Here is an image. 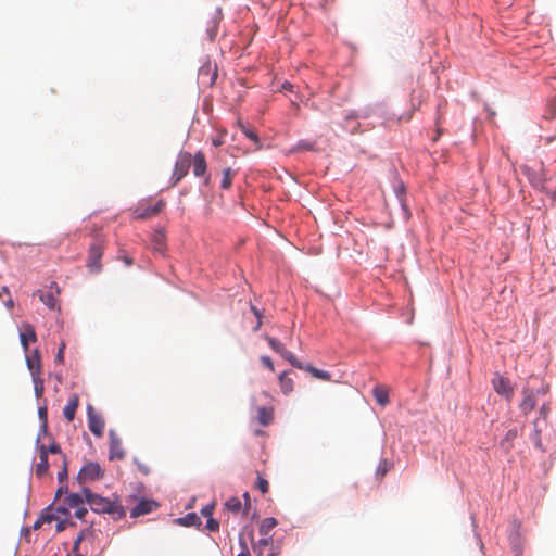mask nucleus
Returning <instances> with one entry per match:
<instances>
[{"label": "nucleus", "instance_id": "obj_44", "mask_svg": "<svg viewBox=\"0 0 556 556\" xmlns=\"http://www.w3.org/2000/svg\"><path fill=\"white\" fill-rule=\"evenodd\" d=\"M135 463H136L139 471H141L144 475H149L150 473L151 469H150V467L147 464H144V463L138 460V459H135Z\"/></svg>", "mask_w": 556, "mask_h": 556}, {"label": "nucleus", "instance_id": "obj_1", "mask_svg": "<svg viewBox=\"0 0 556 556\" xmlns=\"http://www.w3.org/2000/svg\"><path fill=\"white\" fill-rule=\"evenodd\" d=\"M83 494L94 513L109 514L115 519H122L126 515L124 507L116 501H110L106 497L94 494L87 488L83 489Z\"/></svg>", "mask_w": 556, "mask_h": 556}, {"label": "nucleus", "instance_id": "obj_4", "mask_svg": "<svg viewBox=\"0 0 556 556\" xmlns=\"http://www.w3.org/2000/svg\"><path fill=\"white\" fill-rule=\"evenodd\" d=\"M269 346L286 361H288L295 368H303V364L295 357V355L288 351L285 345L273 337H266Z\"/></svg>", "mask_w": 556, "mask_h": 556}, {"label": "nucleus", "instance_id": "obj_34", "mask_svg": "<svg viewBox=\"0 0 556 556\" xmlns=\"http://www.w3.org/2000/svg\"><path fill=\"white\" fill-rule=\"evenodd\" d=\"M551 412V406L548 403L542 404L539 410L540 418L539 420H543L544 422L547 420L548 414Z\"/></svg>", "mask_w": 556, "mask_h": 556}, {"label": "nucleus", "instance_id": "obj_27", "mask_svg": "<svg viewBox=\"0 0 556 556\" xmlns=\"http://www.w3.org/2000/svg\"><path fill=\"white\" fill-rule=\"evenodd\" d=\"M533 425H534V431L532 434V441H533L535 447H538L541 451H545V448L542 444V439H541L540 420L536 419Z\"/></svg>", "mask_w": 556, "mask_h": 556}, {"label": "nucleus", "instance_id": "obj_3", "mask_svg": "<svg viewBox=\"0 0 556 556\" xmlns=\"http://www.w3.org/2000/svg\"><path fill=\"white\" fill-rule=\"evenodd\" d=\"M165 201L160 199L153 205L149 203H140L135 210V217L137 219H148L157 215L165 207Z\"/></svg>", "mask_w": 556, "mask_h": 556}, {"label": "nucleus", "instance_id": "obj_60", "mask_svg": "<svg viewBox=\"0 0 556 556\" xmlns=\"http://www.w3.org/2000/svg\"><path fill=\"white\" fill-rule=\"evenodd\" d=\"M63 529H64V528H63L62 523L60 522V523L58 525L56 530H58V531H62Z\"/></svg>", "mask_w": 556, "mask_h": 556}, {"label": "nucleus", "instance_id": "obj_5", "mask_svg": "<svg viewBox=\"0 0 556 556\" xmlns=\"http://www.w3.org/2000/svg\"><path fill=\"white\" fill-rule=\"evenodd\" d=\"M103 255V245L101 243H93L89 248V254L87 260V267L90 273H99L102 268L101 257Z\"/></svg>", "mask_w": 556, "mask_h": 556}, {"label": "nucleus", "instance_id": "obj_43", "mask_svg": "<svg viewBox=\"0 0 556 556\" xmlns=\"http://www.w3.org/2000/svg\"><path fill=\"white\" fill-rule=\"evenodd\" d=\"M251 311L253 312V314L255 315V317L257 318V324L254 328V330H258L262 326V315H261V312L255 307V306H251Z\"/></svg>", "mask_w": 556, "mask_h": 556}, {"label": "nucleus", "instance_id": "obj_25", "mask_svg": "<svg viewBox=\"0 0 556 556\" xmlns=\"http://www.w3.org/2000/svg\"><path fill=\"white\" fill-rule=\"evenodd\" d=\"M236 175V172L230 167H227L223 170V179H222V188L228 190L232 185V179Z\"/></svg>", "mask_w": 556, "mask_h": 556}, {"label": "nucleus", "instance_id": "obj_30", "mask_svg": "<svg viewBox=\"0 0 556 556\" xmlns=\"http://www.w3.org/2000/svg\"><path fill=\"white\" fill-rule=\"evenodd\" d=\"M225 506L228 510L238 513L241 509L242 504L238 497H231L225 503Z\"/></svg>", "mask_w": 556, "mask_h": 556}, {"label": "nucleus", "instance_id": "obj_13", "mask_svg": "<svg viewBox=\"0 0 556 556\" xmlns=\"http://www.w3.org/2000/svg\"><path fill=\"white\" fill-rule=\"evenodd\" d=\"M20 340L23 349L25 352L28 351V344L29 342H36L37 341V334L35 332V329L29 324H24L22 326V331L20 332Z\"/></svg>", "mask_w": 556, "mask_h": 556}, {"label": "nucleus", "instance_id": "obj_22", "mask_svg": "<svg viewBox=\"0 0 556 556\" xmlns=\"http://www.w3.org/2000/svg\"><path fill=\"white\" fill-rule=\"evenodd\" d=\"M277 520L274 517H267L262 520L258 532L262 536H270V531L277 526Z\"/></svg>", "mask_w": 556, "mask_h": 556}, {"label": "nucleus", "instance_id": "obj_62", "mask_svg": "<svg viewBox=\"0 0 556 556\" xmlns=\"http://www.w3.org/2000/svg\"><path fill=\"white\" fill-rule=\"evenodd\" d=\"M59 510H60V511H62V513H66V511H67V509H66V508L59 509Z\"/></svg>", "mask_w": 556, "mask_h": 556}, {"label": "nucleus", "instance_id": "obj_31", "mask_svg": "<svg viewBox=\"0 0 556 556\" xmlns=\"http://www.w3.org/2000/svg\"><path fill=\"white\" fill-rule=\"evenodd\" d=\"M255 488L258 489L263 494H266L269 490V483L265 478L257 473Z\"/></svg>", "mask_w": 556, "mask_h": 556}, {"label": "nucleus", "instance_id": "obj_11", "mask_svg": "<svg viewBox=\"0 0 556 556\" xmlns=\"http://www.w3.org/2000/svg\"><path fill=\"white\" fill-rule=\"evenodd\" d=\"M109 439H110L109 458L111 460L123 459L125 457V451L122 446L121 439L117 437V434L113 430L110 431Z\"/></svg>", "mask_w": 556, "mask_h": 556}, {"label": "nucleus", "instance_id": "obj_16", "mask_svg": "<svg viewBox=\"0 0 556 556\" xmlns=\"http://www.w3.org/2000/svg\"><path fill=\"white\" fill-rule=\"evenodd\" d=\"M274 420V408L273 407H266V406H260L257 407V421L266 427L270 425Z\"/></svg>", "mask_w": 556, "mask_h": 556}, {"label": "nucleus", "instance_id": "obj_40", "mask_svg": "<svg viewBox=\"0 0 556 556\" xmlns=\"http://www.w3.org/2000/svg\"><path fill=\"white\" fill-rule=\"evenodd\" d=\"M261 362L270 371L275 370L274 363H273V361H271V358L269 356H266V355L261 356Z\"/></svg>", "mask_w": 556, "mask_h": 556}, {"label": "nucleus", "instance_id": "obj_14", "mask_svg": "<svg viewBox=\"0 0 556 556\" xmlns=\"http://www.w3.org/2000/svg\"><path fill=\"white\" fill-rule=\"evenodd\" d=\"M27 368L31 374V378H35V375L41 376L42 366L40 361V355L38 350L34 351L31 356H26Z\"/></svg>", "mask_w": 556, "mask_h": 556}, {"label": "nucleus", "instance_id": "obj_24", "mask_svg": "<svg viewBox=\"0 0 556 556\" xmlns=\"http://www.w3.org/2000/svg\"><path fill=\"white\" fill-rule=\"evenodd\" d=\"M372 394L381 406H386L389 403V393L388 390L383 387H376L372 390Z\"/></svg>", "mask_w": 556, "mask_h": 556}, {"label": "nucleus", "instance_id": "obj_50", "mask_svg": "<svg viewBox=\"0 0 556 556\" xmlns=\"http://www.w3.org/2000/svg\"><path fill=\"white\" fill-rule=\"evenodd\" d=\"M81 540H83V535H79V536L76 539V541L74 542V546H73V551H74V552H77V551H78V547H79V544H80Z\"/></svg>", "mask_w": 556, "mask_h": 556}, {"label": "nucleus", "instance_id": "obj_47", "mask_svg": "<svg viewBox=\"0 0 556 556\" xmlns=\"http://www.w3.org/2000/svg\"><path fill=\"white\" fill-rule=\"evenodd\" d=\"M281 554V546L278 544L276 546H271L268 554L266 556H279Z\"/></svg>", "mask_w": 556, "mask_h": 556}, {"label": "nucleus", "instance_id": "obj_45", "mask_svg": "<svg viewBox=\"0 0 556 556\" xmlns=\"http://www.w3.org/2000/svg\"><path fill=\"white\" fill-rule=\"evenodd\" d=\"M47 451H48V454L51 453V454H59V455L63 456L60 445L55 442L50 444V446L47 447Z\"/></svg>", "mask_w": 556, "mask_h": 556}, {"label": "nucleus", "instance_id": "obj_2", "mask_svg": "<svg viewBox=\"0 0 556 556\" xmlns=\"http://www.w3.org/2000/svg\"><path fill=\"white\" fill-rule=\"evenodd\" d=\"M192 155L190 152L180 151L177 155L173 175L170 178V186H176L182 178H185L191 167Z\"/></svg>", "mask_w": 556, "mask_h": 556}, {"label": "nucleus", "instance_id": "obj_6", "mask_svg": "<svg viewBox=\"0 0 556 556\" xmlns=\"http://www.w3.org/2000/svg\"><path fill=\"white\" fill-rule=\"evenodd\" d=\"M191 165L193 175L199 178H204V184L207 186L210 184V176H206L207 162L205 154L202 151H198L194 155H192Z\"/></svg>", "mask_w": 556, "mask_h": 556}, {"label": "nucleus", "instance_id": "obj_8", "mask_svg": "<svg viewBox=\"0 0 556 556\" xmlns=\"http://www.w3.org/2000/svg\"><path fill=\"white\" fill-rule=\"evenodd\" d=\"M103 476V471L99 464L88 463L86 464L78 473V480L80 483H86L100 479Z\"/></svg>", "mask_w": 556, "mask_h": 556}, {"label": "nucleus", "instance_id": "obj_15", "mask_svg": "<svg viewBox=\"0 0 556 556\" xmlns=\"http://www.w3.org/2000/svg\"><path fill=\"white\" fill-rule=\"evenodd\" d=\"M39 463L36 465V475L38 477H42L48 472L49 463H48V451L47 446L39 445Z\"/></svg>", "mask_w": 556, "mask_h": 556}, {"label": "nucleus", "instance_id": "obj_38", "mask_svg": "<svg viewBox=\"0 0 556 556\" xmlns=\"http://www.w3.org/2000/svg\"><path fill=\"white\" fill-rule=\"evenodd\" d=\"M239 545L241 547V552L239 554H244V556H251L249 547H248V543L244 540L243 535L239 536Z\"/></svg>", "mask_w": 556, "mask_h": 556}, {"label": "nucleus", "instance_id": "obj_54", "mask_svg": "<svg viewBox=\"0 0 556 556\" xmlns=\"http://www.w3.org/2000/svg\"><path fill=\"white\" fill-rule=\"evenodd\" d=\"M223 143H224V141H223V139H222V138H215V139H213V144H214L215 147H219V146H222Z\"/></svg>", "mask_w": 556, "mask_h": 556}, {"label": "nucleus", "instance_id": "obj_29", "mask_svg": "<svg viewBox=\"0 0 556 556\" xmlns=\"http://www.w3.org/2000/svg\"><path fill=\"white\" fill-rule=\"evenodd\" d=\"M70 507H78L85 500L84 494L72 493L66 498Z\"/></svg>", "mask_w": 556, "mask_h": 556}, {"label": "nucleus", "instance_id": "obj_33", "mask_svg": "<svg viewBox=\"0 0 556 556\" xmlns=\"http://www.w3.org/2000/svg\"><path fill=\"white\" fill-rule=\"evenodd\" d=\"M391 469V464L387 459H382L377 468V476L383 478Z\"/></svg>", "mask_w": 556, "mask_h": 556}, {"label": "nucleus", "instance_id": "obj_10", "mask_svg": "<svg viewBox=\"0 0 556 556\" xmlns=\"http://www.w3.org/2000/svg\"><path fill=\"white\" fill-rule=\"evenodd\" d=\"M541 392V390H536L535 392L533 390H530L528 388H525L522 390V395H523V399L519 405L520 407V410L525 414V415H528L530 412H532L535 407H536V394H539ZM542 392L544 393L545 391L542 390Z\"/></svg>", "mask_w": 556, "mask_h": 556}, {"label": "nucleus", "instance_id": "obj_51", "mask_svg": "<svg viewBox=\"0 0 556 556\" xmlns=\"http://www.w3.org/2000/svg\"><path fill=\"white\" fill-rule=\"evenodd\" d=\"M517 437V430H509L506 434V439H515Z\"/></svg>", "mask_w": 556, "mask_h": 556}, {"label": "nucleus", "instance_id": "obj_46", "mask_svg": "<svg viewBox=\"0 0 556 556\" xmlns=\"http://www.w3.org/2000/svg\"><path fill=\"white\" fill-rule=\"evenodd\" d=\"M38 414H39V418L40 420H42L43 422V426L46 427V424H47V415H48V410H47V407L43 406V407H39L38 409Z\"/></svg>", "mask_w": 556, "mask_h": 556}, {"label": "nucleus", "instance_id": "obj_57", "mask_svg": "<svg viewBox=\"0 0 556 556\" xmlns=\"http://www.w3.org/2000/svg\"><path fill=\"white\" fill-rule=\"evenodd\" d=\"M5 305H7L8 308L11 309L13 307V305H14L13 300L11 298H9V300L5 302Z\"/></svg>", "mask_w": 556, "mask_h": 556}, {"label": "nucleus", "instance_id": "obj_48", "mask_svg": "<svg viewBox=\"0 0 556 556\" xmlns=\"http://www.w3.org/2000/svg\"><path fill=\"white\" fill-rule=\"evenodd\" d=\"M87 514V509L85 507H77L76 511H75V516L79 519H83L85 517V515Z\"/></svg>", "mask_w": 556, "mask_h": 556}, {"label": "nucleus", "instance_id": "obj_18", "mask_svg": "<svg viewBox=\"0 0 556 556\" xmlns=\"http://www.w3.org/2000/svg\"><path fill=\"white\" fill-rule=\"evenodd\" d=\"M279 386L285 395L290 394L294 389V382L293 379L288 377V372L283 371L278 377Z\"/></svg>", "mask_w": 556, "mask_h": 556}, {"label": "nucleus", "instance_id": "obj_53", "mask_svg": "<svg viewBox=\"0 0 556 556\" xmlns=\"http://www.w3.org/2000/svg\"><path fill=\"white\" fill-rule=\"evenodd\" d=\"M439 122H440V116H438L437 121H435V124H437V132H438V136L434 138V140L438 139V137L441 135L442 130L441 128L439 127Z\"/></svg>", "mask_w": 556, "mask_h": 556}, {"label": "nucleus", "instance_id": "obj_32", "mask_svg": "<svg viewBox=\"0 0 556 556\" xmlns=\"http://www.w3.org/2000/svg\"><path fill=\"white\" fill-rule=\"evenodd\" d=\"M241 129L243 131V134L250 139L252 140L255 144H256V149H261L262 144H261V141H260V138L258 136L256 135V132H254L253 130L251 129H248L245 128L244 126H241Z\"/></svg>", "mask_w": 556, "mask_h": 556}, {"label": "nucleus", "instance_id": "obj_41", "mask_svg": "<svg viewBox=\"0 0 556 556\" xmlns=\"http://www.w3.org/2000/svg\"><path fill=\"white\" fill-rule=\"evenodd\" d=\"M64 350H65V343H61L59 351L55 355V362L59 364H62L64 362Z\"/></svg>", "mask_w": 556, "mask_h": 556}, {"label": "nucleus", "instance_id": "obj_61", "mask_svg": "<svg viewBox=\"0 0 556 556\" xmlns=\"http://www.w3.org/2000/svg\"><path fill=\"white\" fill-rule=\"evenodd\" d=\"M2 292H4V293L9 294V290H8V288H5V287H4V288L2 289Z\"/></svg>", "mask_w": 556, "mask_h": 556}, {"label": "nucleus", "instance_id": "obj_42", "mask_svg": "<svg viewBox=\"0 0 556 556\" xmlns=\"http://www.w3.org/2000/svg\"><path fill=\"white\" fill-rule=\"evenodd\" d=\"M63 469L58 473L60 481H63L67 477V465L65 456H62Z\"/></svg>", "mask_w": 556, "mask_h": 556}, {"label": "nucleus", "instance_id": "obj_56", "mask_svg": "<svg viewBox=\"0 0 556 556\" xmlns=\"http://www.w3.org/2000/svg\"><path fill=\"white\" fill-rule=\"evenodd\" d=\"M243 497H244V501H245V506L248 507L250 505V495L248 492H245L243 494Z\"/></svg>", "mask_w": 556, "mask_h": 556}, {"label": "nucleus", "instance_id": "obj_9", "mask_svg": "<svg viewBox=\"0 0 556 556\" xmlns=\"http://www.w3.org/2000/svg\"><path fill=\"white\" fill-rule=\"evenodd\" d=\"M87 415H88V427L89 430L96 435V437H102L103 430H104V420L100 414H98L92 405H88L87 407Z\"/></svg>", "mask_w": 556, "mask_h": 556}, {"label": "nucleus", "instance_id": "obj_26", "mask_svg": "<svg viewBox=\"0 0 556 556\" xmlns=\"http://www.w3.org/2000/svg\"><path fill=\"white\" fill-rule=\"evenodd\" d=\"M40 300L51 309L56 307L58 300L51 290L41 293Z\"/></svg>", "mask_w": 556, "mask_h": 556}, {"label": "nucleus", "instance_id": "obj_28", "mask_svg": "<svg viewBox=\"0 0 556 556\" xmlns=\"http://www.w3.org/2000/svg\"><path fill=\"white\" fill-rule=\"evenodd\" d=\"M33 383H34V391H35L36 397H38V399L41 397L45 392V383H43V379L41 378V376H38L36 374L35 378H33Z\"/></svg>", "mask_w": 556, "mask_h": 556}, {"label": "nucleus", "instance_id": "obj_58", "mask_svg": "<svg viewBox=\"0 0 556 556\" xmlns=\"http://www.w3.org/2000/svg\"><path fill=\"white\" fill-rule=\"evenodd\" d=\"M163 238H164V233H163V232H160V233L156 236V240H157V241L163 240Z\"/></svg>", "mask_w": 556, "mask_h": 556}, {"label": "nucleus", "instance_id": "obj_59", "mask_svg": "<svg viewBox=\"0 0 556 556\" xmlns=\"http://www.w3.org/2000/svg\"><path fill=\"white\" fill-rule=\"evenodd\" d=\"M62 492H63V490H62V488H60V489L56 491L55 497H56V498H58V497H60V496H61V494H62Z\"/></svg>", "mask_w": 556, "mask_h": 556}, {"label": "nucleus", "instance_id": "obj_23", "mask_svg": "<svg viewBox=\"0 0 556 556\" xmlns=\"http://www.w3.org/2000/svg\"><path fill=\"white\" fill-rule=\"evenodd\" d=\"M250 538H251V541H252V546H255V547H260V548H268L270 549L271 546H276L277 544L274 542V539L273 536H263L262 539H260L258 541H254V538H253V531L250 532Z\"/></svg>", "mask_w": 556, "mask_h": 556}, {"label": "nucleus", "instance_id": "obj_36", "mask_svg": "<svg viewBox=\"0 0 556 556\" xmlns=\"http://www.w3.org/2000/svg\"><path fill=\"white\" fill-rule=\"evenodd\" d=\"M214 509H215V504L211 503V504L205 505L201 509V514H202V516H204L206 518H211V517H213Z\"/></svg>", "mask_w": 556, "mask_h": 556}, {"label": "nucleus", "instance_id": "obj_20", "mask_svg": "<svg viewBox=\"0 0 556 556\" xmlns=\"http://www.w3.org/2000/svg\"><path fill=\"white\" fill-rule=\"evenodd\" d=\"M175 522L180 526H184V527H192V526L201 525V520L195 513H189L184 517L177 518L175 520Z\"/></svg>", "mask_w": 556, "mask_h": 556}, {"label": "nucleus", "instance_id": "obj_21", "mask_svg": "<svg viewBox=\"0 0 556 556\" xmlns=\"http://www.w3.org/2000/svg\"><path fill=\"white\" fill-rule=\"evenodd\" d=\"M302 369H304L307 372H309L316 379L324 380V381H330L331 380L330 372H328L326 370L318 369V368H316V367H314L312 365L303 366Z\"/></svg>", "mask_w": 556, "mask_h": 556}, {"label": "nucleus", "instance_id": "obj_37", "mask_svg": "<svg viewBox=\"0 0 556 556\" xmlns=\"http://www.w3.org/2000/svg\"><path fill=\"white\" fill-rule=\"evenodd\" d=\"M206 529L210 531H213V532L218 531L219 522L216 519H214L213 517L207 518Z\"/></svg>", "mask_w": 556, "mask_h": 556}, {"label": "nucleus", "instance_id": "obj_19", "mask_svg": "<svg viewBox=\"0 0 556 556\" xmlns=\"http://www.w3.org/2000/svg\"><path fill=\"white\" fill-rule=\"evenodd\" d=\"M527 176L531 185L538 189H545V178L542 173L527 169Z\"/></svg>", "mask_w": 556, "mask_h": 556}, {"label": "nucleus", "instance_id": "obj_52", "mask_svg": "<svg viewBox=\"0 0 556 556\" xmlns=\"http://www.w3.org/2000/svg\"><path fill=\"white\" fill-rule=\"evenodd\" d=\"M282 89L288 90V91H292V89H293V85H292L291 83L286 81V83L282 85Z\"/></svg>", "mask_w": 556, "mask_h": 556}, {"label": "nucleus", "instance_id": "obj_7", "mask_svg": "<svg viewBox=\"0 0 556 556\" xmlns=\"http://www.w3.org/2000/svg\"><path fill=\"white\" fill-rule=\"evenodd\" d=\"M492 386L495 392L502 396H504L507 401H511L514 396V388L509 379L501 376L500 374H495L492 379Z\"/></svg>", "mask_w": 556, "mask_h": 556}, {"label": "nucleus", "instance_id": "obj_55", "mask_svg": "<svg viewBox=\"0 0 556 556\" xmlns=\"http://www.w3.org/2000/svg\"><path fill=\"white\" fill-rule=\"evenodd\" d=\"M123 261L125 262V264H126L127 266H130V265H132V263H134V262H132V258H130V257H128V256H124V257H123Z\"/></svg>", "mask_w": 556, "mask_h": 556}, {"label": "nucleus", "instance_id": "obj_12", "mask_svg": "<svg viewBox=\"0 0 556 556\" xmlns=\"http://www.w3.org/2000/svg\"><path fill=\"white\" fill-rule=\"evenodd\" d=\"M157 507V503L152 500L140 501L130 511L132 518L149 514Z\"/></svg>", "mask_w": 556, "mask_h": 556}, {"label": "nucleus", "instance_id": "obj_49", "mask_svg": "<svg viewBox=\"0 0 556 556\" xmlns=\"http://www.w3.org/2000/svg\"><path fill=\"white\" fill-rule=\"evenodd\" d=\"M252 549H253L255 556H264V553H265L264 548H260V547L257 548L255 546H252Z\"/></svg>", "mask_w": 556, "mask_h": 556}, {"label": "nucleus", "instance_id": "obj_17", "mask_svg": "<svg viewBox=\"0 0 556 556\" xmlns=\"http://www.w3.org/2000/svg\"><path fill=\"white\" fill-rule=\"evenodd\" d=\"M78 405L79 396L77 394H73L67 405L63 408V415L68 421H72L74 419Z\"/></svg>", "mask_w": 556, "mask_h": 556}, {"label": "nucleus", "instance_id": "obj_35", "mask_svg": "<svg viewBox=\"0 0 556 556\" xmlns=\"http://www.w3.org/2000/svg\"><path fill=\"white\" fill-rule=\"evenodd\" d=\"M54 519L52 515L46 514L38 518L34 523V529L37 530L43 522H51Z\"/></svg>", "mask_w": 556, "mask_h": 556}, {"label": "nucleus", "instance_id": "obj_39", "mask_svg": "<svg viewBox=\"0 0 556 556\" xmlns=\"http://www.w3.org/2000/svg\"><path fill=\"white\" fill-rule=\"evenodd\" d=\"M313 149H314V144L309 143L308 141H299L298 144L295 146L296 151H301V150L309 151Z\"/></svg>", "mask_w": 556, "mask_h": 556}]
</instances>
